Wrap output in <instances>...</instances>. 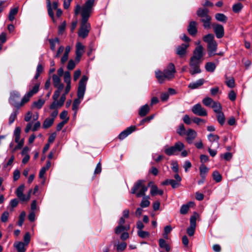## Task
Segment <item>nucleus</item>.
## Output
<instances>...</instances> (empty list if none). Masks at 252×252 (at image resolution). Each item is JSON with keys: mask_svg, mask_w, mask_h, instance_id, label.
<instances>
[{"mask_svg": "<svg viewBox=\"0 0 252 252\" xmlns=\"http://www.w3.org/2000/svg\"><path fill=\"white\" fill-rule=\"evenodd\" d=\"M94 1L95 0H88L82 7L77 5L75 9L76 15H78L81 11L82 19L78 34L82 38L87 37L91 30V25L88 21L93 11Z\"/></svg>", "mask_w": 252, "mask_h": 252, "instance_id": "f257e3e1", "label": "nucleus"}, {"mask_svg": "<svg viewBox=\"0 0 252 252\" xmlns=\"http://www.w3.org/2000/svg\"><path fill=\"white\" fill-rule=\"evenodd\" d=\"M88 80V77L86 75H83L79 82L77 94V98L74 100L72 104V110L75 112L74 116L77 113L79 105L81 103V100L83 99L84 97Z\"/></svg>", "mask_w": 252, "mask_h": 252, "instance_id": "f03ea898", "label": "nucleus"}, {"mask_svg": "<svg viewBox=\"0 0 252 252\" xmlns=\"http://www.w3.org/2000/svg\"><path fill=\"white\" fill-rule=\"evenodd\" d=\"M176 70L174 65L172 63H170L163 71L157 70L155 71L156 77L158 82L160 84L163 83L165 80H170L175 76Z\"/></svg>", "mask_w": 252, "mask_h": 252, "instance_id": "7ed1b4c3", "label": "nucleus"}, {"mask_svg": "<svg viewBox=\"0 0 252 252\" xmlns=\"http://www.w3.org/2000/svg\"><path fill=\"white\" fill-rule=\"evenodd\" d=\"M209 10L207 8H199L197 10L196 14L200 18V20L203 23V27L205 29L211 28V17L209 15Z\"/></svg>", "mask_w": 252, "mask_h": 252, "instance_id": "20e7f679", "label": "nucleus"}, {"mask_svg": "<svg viewBox=\"0 0 252 252\" xmlns=\"http://www.w3.org/2000/svg\"><path fill=\"white\" fill-rule=\"evenodd\" d=\"M143 182L144 181L142 180H138L134 184L131 189V193L135 194L137 197L144 196L145 192L148 190V187L145 186Z\"/></svg>", "mask_w": 252, "mask_h": 252, "instance_id": "39448f33", "label": "nucleus"}, {"mask_svg": "<svg viewBox=\"0 0 252 252\" xmlns=\"http://www.w3.org/2000/svg\"><path fill=\"white\" fill-rule=\"evenodd\" d=\"M185 148L184 144L180 141L176 142L175 144L169 147L166 145L165 146L164 153L169 156L172 155H177L179 152L182 151Z\"/></svg>", "mask_w": 252, "mask_h": 252, "instance_id": "423d86ee", "label": "nucleus"}, {"mask_svg": "<svg viewBox=\"0 0 252 252\" xmlns=\"http://www.w3.org/2000/svg\"><path fill=\"white\" fill-rule=\"evenodd\" d=\"M20 97V93L16 91H13L10 93V97L9 98V103L16 107L17 108H19L20 107L22 106L25 103L27 102H25L23 101V98L22 99V100L20 102H18V100Z\"/></svg>", "mask_w": 252, "mask_h": 252, "instance_id": "0eeeda50", "label": "nucleus"}, {"mask_svg": "<svg viewBox=\"0 0 252 252\" xmlns=\"http://www.w3.org/2000/svg\"><path fill=\"white\" fill-rule=\"evenodd\" d=\"M201 61H198L193 59H190L189 62V73L191 75L200 73L201 70L200 68V64Z\"/></svg>", "mask_w": 252, "mask_h": 252, "instance_id": "6e6552de", "label": "nucleus"}, {"mask_svg": "<svg viewBox=\"0 0 252 252\" xmlns=\"http://www.w3.org/2000/svg\"><path fill=\"white\" fill-rule=\"evenodd\" d=\"M193 114L199 116H206L207 112L200 103L193 105L191 108Z\"/></svg>", "mask_w": 252, "mask_h": 252, "instance_id": "1a4fd4ad", "label": "nucleus"}, {"mask_svg": "<svg viewBox=\"0 0 252 252\" xmlns=\"http://www.w3.org/2000/svg\"><path fill=\"white\" fill-rule=\"evenodd\" d=\"M214 32L218 38H222L224 35V30L223 26L218 23L212 25Z\"/></svg>", "mask_w": 252, "mask_h": 252, "instance_id": "9d476101", "label": "nucleus"}, {"mask_svg": "<svg viewBox=\"0 0 252 252\" xmlns=\"http://www.w3.org/2000/svg\"><path fill=\"white\" fill-rule=\"evenodd\" d=\"M204 48L202 45L197 46L193 51V56L190 58L191 59L201 61V59L203 57Z\"/></svg>", "mask_w": 252, "mask_h": 252, "instance_id": "9b49d317", "label": "nucleus"}, {"mask_svg": "<svg viewBox=\"0 0 252 252\" xmlns=\"http://www.w3.org/2000/svg\"><path fill=\"white\" fill-rule=\"evenodd\" d=\"M40 86L39 83H36L32 89L30 90L23 97V101L28 102L30 98L34 94H36L39 91Z\"/></svg>", "mask_w": 252, "mask_h": 252, "instance_id": "f8f14e48", "label": "nucleus"}, {"mask_svg": "<svg viewBox=\"0 0 252 252\" xmlns=\"http://www.w3.org/2000/svg\"><path fill=\"white\" fill-rule=\"evenodd\" d=\"M25 189L24 185H20L15 191V193L18 198L22 201H28L29 200V197L26 198V195L23 193Z\"/></svg>", "mask_w": 252, "mask_h": 252, "instance_id": "ddd939ff", "label": "nucleus"}, {"mask_svg": "<svg viewBox=\"0 0 252 252\" xmlns=\"http://www.w3.org/2000/svg\"><path fill=\"white\" fill-rule=\"evenodd\" d=\"M196 218L192 216L190 219V226L187 228V231L189 236H192L194 233L196 227Z\"/></svg>", "mask_w": 252, "mask_h": 252, "instance_id": "4468645a", "label": "nucleus"}, {"mask_svg": "<svg viewBox=\"0 0 252 252\" xmlns=\"http://www.w3.org/2000/svg\"><path fill=\"white\" fill-rule=\"evenodd\" d=\"M218 44L216 41L209 43L207 44V50L208 56L210 57H213L216 55V52L217 50Z\"/></svg>", "mask_w": 252, "mask_h": 252, "instance_id": "2eb2a0df", "label": "nucleus"}, {"mask_svg": "<svg viewBox=\"0 0 252 252\" xmlns=\"http://www.w3.org/2000/svg\"><path fill=\"white\" fill-rule=\"evenodd\" d=\"M186 134L187 135L186 140L189 144L192 143L193 140L195 139L197 135L196 132L191 128L188 129Z\"/></svg>", "mask_w": 252, "mask_h": 252, "instance_id": "dca6fc26", "label": "nucleus"}, {"mask_svg": "<svg viewBox=\"0 0 252 252\" xmlns=\"http://www.w3.org/2000/svg\"><path fill=\"white\" fill-rule=\"evenodd\" d=\"M135 127L134 126H130L127 127L126 130H124L119 135V138L123 140L127 137L129 134L134 131Z\"/></svg>", "mask_w": 252, "mask_h": 252, "instance_id": "f3484780", "label": "nucleus"}, {"mask_svg": "<svg viewBox=\"0 0 252 252\" xmlns=\"http://www.w3.org/2000/svg\"><path fill=\"white\" fill-rule=\"evenodd\" d=\"M189 45L188 44H182L177 47L176 54L180 57L184 56L186 54V50Z\"/></svg>", "mask_w": 252, "mask_h": 252, "instance_id": "a211bd4d", "label": "nucleus"}, {"mask_svg": "<svg viewBox=\"0 0 252 252\" xmlns=\"http://www.w3.org/2000/svg\"><path fill=\"white\" fill-rule=\"evenodd\" d=\"M197 23L195 21H191L188 27V31L191 35H195L197 33Z\"/></svg>", "mask_w": 252, "mask_h": 252, "instance_id": "6ab92c4d", "label": "nucleus"}, {"mask_svg": "<svg viewBox=\"0 0 252 252\" xmlns=\"http://www.w3.org/2000/svg\"><path fill=\"white\" fill-rule=\"evenodd\" d=\"M204 83V80L203 79H199L195 82L190 83L188 87L191 89H195L202 86Z\"/></svg>", "mask_w": 252, "mask_h": 252, "instance_id": "aec40b11", "label": "nucleus"}, {"mask_svg": "<svg viewBox=\"0 0 252 252\" xmlns=\"http://www.w3.org/2000/svg\"><path fill=\"white\" fill-rule=\"evenodd\" d=\"M209 171V168L204 164H202L199 167L200 176L201 178H206Z\"/></svg>", "mask_w": 252, "mask_h": 252, "instance_id": "412c9836", "label": "nucleus"}, {"mask_svg": "<svg viewBox=\"0 0 252 252\" xmlns=\"http://www.w3.org/2000/svg\"><path fill=\"white\" fill-rule=\"evenodd\" d=\"M25 244L22 242H17L14 243V247L16 249L18 252H25Z\"/></svg>", "mask_w": 252, "mask_h": 252, "instance_id": "4be33fe9", "label": "nucleus"}, {"mask_svg": "<svg viewBox=\"0 0 252 252\" xmlns=\"http://www.w3.org/2000/svg\"><path fill=\"white\" fill-rule=\"evenodd\" d=\"M150 111V108L148 104L142 106L139 111V115L141 117L146 116Z\"/></svg>", "mask_w": 252, "mask_h": 252, "instance_id": "5701e85b", "label": "nucleus"}, {"mask_svg": "<svg viewBox=\"0 0 252 252\" xmlns=\"http://www.w3.org/2000/svg\"><path fill=\"white\" fill-rule=\"evenodd\" d=\"M215 17L218 21L223 23H226L228 20V18L224 14L220 13H216Z\"/></svg>", "mask_w": 252, "mask_h": 252, "instance_id": "b1692460", "label": "nucleus"}, {"mask_svg": "<svg viewBox=\"0 0 252 252\" xmlns=\"http://www.w3.org/2000/svg\"><path fill=\"white\" fill-rule=\"evenodd\" d=\"M55 87L57 88V90L54 92V94L53 95V98L54 100H58L60 95L61 92L62 91L64 88V85L62 84L58 87Z\"/></svg>", "mask_w": 252, "mask_h": 252, "instance_id": "393cba45", "label": "nucleus"}, {"mask_svg": "<svg viewBox=\"0 0 252 252\" xmlns=\"http://www.w3.org/2000/svg\"><path fill=\"white\" fill-rule=\"evenodd\" d=\"M159 246L161 248L165 249L166 252H169L170 250V247L166 243V241L163 239L159 240Z\"/></svg>", "mask_w": 252, "mask_h": 252, "instance_id": "a878e982", "label": "nucleus"}, {"mask_svg": "<svg viewBox=\"0 0 252 252\" xmlns=\"http://www.w3.org/2000/svg\"><path fill=\"white\" fill-rule=\"evenodd\" d=\"M150 193L152 196H154L157 194H159L161 195L163 193V191L162 190H159L157 186L153 185L151 187Z\"/></svg>", "mask_w": 252, "mask_h": 252, "instance_id": "bb28decb", "label": "nucleus"}, {"mask_svg": "<svg viewBox=\"0 0 252 252\" xmlns=\"http://www.w3.org/2000/svg\"><path fill=\"white\" fill-rule=\"evenodd\" d=\"M208 138L211 143L216 142L217 143V147H219V140L220 137L218 135L210 133L208 135Z\"/></svg>", "mask_w": 252, "mask_h": 252, "instance_id": "cd10ccee", "label": "nucleus"}, {"mask_svg": "<svg viewBox=\"0 0 252 252\" xmlns=\"http://www.w3.org/2000/svg\"><path fill=\"white\" fill-rule=\"evenodd\" d=\"M149 199L150 197L149 196H143L142 200L140 203V206L141 208L148 207L150 205V202L149 200Z\"/></svg>", "mask_w": 252, "mask_h": 252, "instance_id": "c85d7f7f", "label": "nucleus"}, {"mask_svg": "<svg viewBox=\"0 0 252 252\" xmlns=\"http://www.w3.org/2000/svg\"><path fill=\"white\" fill-rule=\"evenodd\" d=\"M85 46L82 44L80 42H78L76 45V54H80V55L82 56L84 53Z\"/></svg>", "mask_w": 252, "mask_h": 252, "instance_id": "c756f323", "label": "nucleus"}, {"mask_svg": "<svg viewBox=\"0 0 252 252\" xmlns=\"http://www.w3.org/2000/svg\"><path fill=\"white\" fill-rule=\"evenodd\" d=\"M205 67L207 71L213 72L215 71L216 68V65L212 62H208L206 63Z\"/></svg>", "mask_w": 252, "mask_h": 252, "instance_id": "7c9ffc66", "label": "nucleus"}, {"mask_svg": "<svg viewBox=\"0 0 252 252\" xmlns=\"http://www.w3.org/2000/svg\"><path fill=\"white\" fill-rule=\"evenodd\" d=\"M211 107L213 109L214 111L217 114L222 112L221 106L220 104L218 102L215 101L213 105H212Z\"/></svg>", "mask_w": 252, "mask_h": 252, "instance_id": "2f4dec72", "label": "nucleus"}, {"mask_svg": "<svg viewBox=\"0 0 252 252\" xmlns=\"http://www.w3.org/2000/svg\"><path fill=\"white\" fill-rule=\"evenodd\" d=\"M48 40L50 45V49L53 51H55L56 44L59 43L60 40L59 38L56 37L55 39H49Z\"/></svg>", "mask_w": 252, "mask_h": 252, "instance_id": "473e14b6", "label": "nucleus"}, {"mask_svg": "<svg viewBox=\"0 0 252 252\" xmlns=\"http://www.w3.org/2000/svg\"><path fill=\"white\" fill-rule=\"evenodd\" d=\"M203 40L204 42L207 43V44L216 41L215 40L214 35L212 33H208V34L205 35L203 37Z\"/></svg>", "mask_w": 252, "mask_h": 252, "instance_id": "72a5a7b5", "label": "nucleus"}, {"mask_svg": "<svg viewBox=\"0 0 252 252\" xmlns=\"http://www.w3.org/2000/svg\"><path fill=\"white\" fill-rule=\"evenodd\" d=\"M243 7V4L240 2L234 4L232 6V10L235 13H239Z\"/></svg>", "mask_w": 252, "mask_h": 252, "instance_id": "f704fd0d", "label": "nucleus"}, {"mask_svg": "<svg viewBox=\"0 0 252 252\" xmlns=\"http://www.w3.org/2000/svg\"><path fill=\"white\" fill-rule=\"evenodd\" d=\"M18 11V8L17 7L10 10L8 15V19L10 21H13L15 18V16L17 14Z\"/></svg>", "mask_w": 252, "mask_h": 252, "instance_id": "c9c22d12", "label": "nucleus"}, {"mask_svg": "<svg viewBox=\"0 0 252 252\" xmlns=\"http://www.w3.org/2000/svg\"><path fill=\"white\" fill-rule=\"evenodd\" d=\"M217 119L220 124L222 126L225 123V117L224 114L221 112L217 114Z\"/></svg>", "mask_w": 252, "mask_h": 252, "instance_id": "e433bc0d", "label": "nucleus"}, {"mask_svg": "<svg viewBox=\"0 0 252 252\" xmlns=\"http://www.w3.org/2000/svg\"><path fill=\"white\" fill-rule=\"evenodd\" d=\"M53 119L47 118L45 120L43 124V127L44 128H48L50 127L54 123Z\"/></svg>", "mask_w": 252, "mask_h": 252, "instance_id": "4c0bfd02", "label": "nucleus"}, {"mask_svg": "<svg viewBox=\"0 0 252 252\" xmlns=\"http://www.w3.org/2000/svg\"><path fill=\"white\" fill-rule=\"evenodd\" d=\"M53 85L54 87H58L60 85L63 84L61 83V79L59 76L56 74H54L52 76Z\"/></svg>", "mask_w": 252, "mask_h": 252, "instance_id": "58836bf2", "label": "nucleus"}, {"mask_svg": "<svg viewBox=\"0 0 252 252\" xmlns=\"http://www.w3.org/2000/svg\"><path fill=\"white\" fill-rule=\"evenodd\" d=\"M63 80L66 84H71V75L70 73L68 71H65L63 75Z\"/></svg>", "mask_w": 252, "mask_h": 252, "instance_id": "ea45409f", "label": "nucleus"}, {"mask_svg": "<svg viewBox=\"0 0 252 252\" xmlns=\"http://www.w3.org/2000/svg\"><path fill=\"white\" fill-rule=\"evenodd\" d=\"M215 101L210 97H206L202 100L203 103L206 106L211 107Z\"/></svg>", "mask_w": 252, "mask_h": 252, "instance_id": "a19ab883", "label": "nucleus"}, {"mask_svg": "<svg viewBox=\"0 0 252 252\" xmlns=\"http://www.w3.org/2000/svg\"><path fill=\"white\" fill-rule=\"evenodd\" d=\"M213 177L214 180L217 183L220 182L221 181V175L219 173L218 171H215L213 173Z\"/></svg>", "mask_w": 252, "mask_h": 252, "instance_id": "79ce46f5", "label": "nucleus"}, {"mask_svg": "<svg viewBox=\"0 0 252 252\" xmlns=\"http://www.w3.org/2000/svg\"><path fill=\"white\" fill-rule=\"evenodd\" d=\"M18 114V111L15 110L10 115L9 118V124H12L14 121H15L16 118L17 117V115Z\"/></svg>", "mask_w": 252, "mask_h": 252, "instance_id": "37998d69", "label": "nucleus"}, {"mask_svg": "<svg viewBox=\"0 0 252 252\" xmlns=\"http://www.w3.org/2000/svg\"><path fill=\"white\" fill-rule=\"evenodd\" d=\"M226 81L225 82V83L226 85L230 88H233L235 86V81L234 79L233 78H231L228 79V78H226Z\"/></svg>", "mask_w": 252, "mask_h": 252, "instance_id": "c03bdc74", "label": "nucleus"}, {"mask_svg": "<svg viewBox=\"0 0 252 252\" xmlns=\"http://www.w3.org/2000/svg\"><path fill=\"white\" fill-rule=\"evenodd\" d=\"M137 234L138 236L141 238L149 237L150 236V233L148 231L143 230H138L137 232Z\"/></svg>", "mask_w": 252, "mask_h": 252, "instance_id": "a18cd8bd", "label": "nucleus"}, {"mask_svg": "<svg viewBox=\"0 0 252 252\" xmlns=\"http://www.w3.org/2000/svg\"><path fill=\"white\" fill-rule=\"evenodd\" d=\"M45 103V100L42 99H39L38 101L33 103V106L38 109H40Z\"/></svg>", "mask_w": 252, "mask_h": 252, "instance_id": "49530a36", "label": "nucleus"}, {"mask_svg": "<svg viewBox=\"0 0 252 252\" xmlns=\"http://www.w3.org/2000/svg\"><path fill=\"white\" fill-rule=\"evenodd\" d=\"M189 204L183 205L180 209V213L183 215L187 214L189 211Z\"/></svg>", "mask_w": 252, "mask_h": 252, "instance_id": "de8ad7c7", "label": "nucleus"}, {"mask_svg": "<svg viewBox=\"0 0 252 252\" xmlns=\"http://www.w3.org/2000/svg\"><path fill=\"white\" fill-rule=\"evenodd\" d=\"M177 132L181 136H183L186 134V129L184 125L182 124L180 125L179 128L177 130Z\"/></svg>", "mask_w": 252, "mask_h": 252, "instance_id": "09e8293b", "label": "nucleus"}, {"mask_svg": "<svg viewBox=\"0 0 252 252\" xmlns=\"http://www.w3.org/2000/svg\"><path fill=\"white\" fill-rule=\"evenodd\" d=\"M47 8H48V12L49 15L50 16V17H51L52 18L53 22L55 23V20L54 17V13H53L52 8H51L50 1H49L48 4H47Z\"/></svg>", "mask_w": 252, "mask_h": 252, "instance_id": "8fccbe9b", "label": "nucleus"}, {"mask_svg": "<svg viewBox=\"0 0 252 252\" xmlns=\"http://www.w3.org/2000/svg\"><path fill=\"white\" fill-rule=\"evenodd\" d=\"M25 216H26V213L25 212H22L21 213V214L20 215L19 219V221H18V225L19 226L22 225V224L24 222V220H25Z\"/></svg>", "mask_w": 252, "mask_h": 252, "instance_id": "3c124183", "label": "nucleus"}, {"mask_svg": "<svg viewBox=\"0 0 252 252\" xmlns=\"http://www.w3.org/2000/svg\"><path fill=\"white\" fill-rule=\"evenodd\" d=\"M126 247V244L125 242H123L120 244H118L117 246V250L118 252L123 251Z\"/></svg>", "mask_w": 252, "mask_h": 252, "instance_id": "603ef678", "label": "nucleus"}, {"mask_svg": "<svg viewBox=\"0 0 252 252\" xmlns=\"http://www.w3.org/2000/svg\"><path fill=\"white\" fill-rule=\"evenodd\" d=\"M76 65V63L73 60H70L68 62L67 68L68 70H72L74 68Z\"/></svg>", "mask_w": 252, "mask_h": 252, "instance_id": "864d4df0", "label": "nucleus"}, {"mask_svg": "<svg viewBox=\"0 0 252 252\" xmlns=\"http://www.w3.org/2000/svg\"><path fill=\"white\" fill-rule=\"evenodd\" d=\"M126 228L123 225H118L115 228V232L117 234L121 233L122 231L125 230Z\"/></svg>", "mask_w": 252, "mask_h": 252, "instance_id": "5fc2aeb1", "label": "nucleus"}, {"mask_svg": "<svg viewBox=\"0 0 252 252\" xmlns=\"http://www.w3.org/2000/svg\"><path fill=\"white\" fill-rule=\"evenodd\" d=\"M30 240H31L30 234L29 232H27L24 237V243L26 245H28L30 242Z\"/></svg>", "mask_w": 252, "mask_h": 252, "instance_id": "6e6d98bb", "label": "nucleus"}, {"mask_svg": "<svg viewBox=\"0 0 252 252\" xmlns=\"http://www.w3.org/2000/svg\"><path fill=\"white\" fill-rule=\"evenodd\" d=\"M58 107L60 106L58 100H54V101L50 106V109L55 110L57 109Z\"/></svg>", "mask_w": 252, "mask_h": 252, "instance_id": "4d7b16f0", "label": "nucleus"}, {"mask_svg": "<svg viewBox=\"0 0 252 252\" xmlns=\"http://www.w3.org/2000/svg\"><path fill=\"white\" fill-rule=\"evenodd\" d=\"M66 26V23L65 22H63L61 25H60L58 27V33L59 34H62L65 30Z\"/></svg>", "mask_w": 252, "mask_h": 252, "instance_id": "13d9d810", "label": "nucleus"}, {"mask_svg": "<svg viewBox=\"0 0 252 252\" xmlns=\"http://www.w3.org/2000/svg\"><path fill=\"white\" fill-rule=\"evenodd\" d=\"M68 120V118H67L65 120L61 122L57 126V130L60 131L63 127V126L67 123Z\"/></svg>", "mask_w": 252, "mask_h": 252, "instance_id": "bf43d9fd", "label": "nucleus"}, {"mask_svg": "<svg viewBox=\"0 0 252 252\" xmlns=\"http://www.w3.org/2000/svg\"><path fill=\"white\" fill-rule=\"evenodd\" d=\"M9 213L7 211L3 212L1 216V220L2 222H6L8 218Z\"/></svg>", "mask_w": 252, "mask_h": 252, "instance_id": "052dcab7", "label": "nucleus"}, {"mask_svg": "<svg viewBox=\"0 0 252 252\" xmlns=\"http://www.w3.org/2000/svg\"><path fill=\"white\" fill-rule=\"evenodd\" d=\"M20 172L18 169L15 170L13 172V180L16 181L18 180L20 177Z\"/></svg>", "mask_w": 252, "mask_h": 252, "instance_id": "680f3d73", "label": "nucleus"}, {"mask_svg": "<svg viewBox=\"0 0 252 252\" xmlns=\"http://www.w3.org/2000/svg\"><path fill=\"white\" fill-rule=\"evenodd\" d=\"M81 70L79 69L76 70L74 73L73 75V80L74 81H76L77 79L79 78L81 75Z\"/></svg>", "mask_w": 252, "mask_h": 252, "instance_id": "e2e57ef3", "label": "nucleus"}, {"mask_svg": "<svg viewBox=\"0 0 252 252\" xmlns=\"http://www.w3.org/2000/svg\"><path fill=\"white\" fill-rule=\"evenodd\" d=\"M191 167V162L187 160L185 162V164L184 165V168L185 169V172H188V169L190 168Z\"/></svg>", "mask_w": 252, "mask_h": 252, "instance_id": "0e129e2a", "label": "nucleus"}, {"mask_svg": "<svg viewBox=\"0 0 252 252\" xmlns=\"http://www.w3.org/2000/svg\"><path fill=\"white\" fill-rule=\"evenodd\" d=\"M19 201L17 199L15 198L13 199H12L10 202V205L11 207L13 208L17 206L18 204Z\"/></svg>", "mask_w": 252, "mask_h": 252, "instance_id": "69168bd1", "label": "nucleus"}, {"mask_svg": "<svg viewBox=\"0 0 252 252\" xmlns=\"http://www.w3.org/2000/svg\"><path fill=\"white\" fill-rule=\"evenodd\" d=\"M200 162L202 163V164H204L206 162L208 161L209 160L208 157L205 155H201L200 157Z\"/></svg>", "mask_w": 252, "mask_h": 252, "instance_id": "338daca9", "label": "nucleus"}, {"mask_svg": "<svg viewBox=\"0 0 252 252\" xmlns=\"http://www.w3.org/2000/svg\"><path fill=\"white\" fill-rule=\"evenodd\" d=\"M183 121L185 124L187 125H190L191 122L190 118L188 115H185L183 117Z\"/></svg>", "mask_w": 252, "mask_h": 252, "instance_id": "774afa93", "label": "nucleus"}]
</instances>
